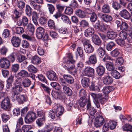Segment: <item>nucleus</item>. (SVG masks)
Returning <instances> with one entry per match:
<instances>
[{"mask_svg":"<svg viewBox=\"0 0 132 132\" xmlns=\"http://www.w3.org/2000/svg\"><path fill=\"white\" fill-rule=\"evenodd\" d=\"M40 86L44 90L45 92L48 94H50L51 89L50 88L45 86L43 84H41Z\"/></svg>","mask_w":132,"mask_h":132,"instance_id":"nucleus-47","label":"nucleus"},{"mask_svg":"<svg viewBox=\"0 0 132 132\" xmlns=\"http://www.w3.org/2000/svg\"><path fill=\"white\" fill-rule=\"evenodd\" d=\"M84 73L86 76L88 77H92L95 75L94 69L90 67H88L85 68Z\"/></svg>","mask_w":132,"mask_h":132,"instance_id":"nucleus-9","label":"nucleus"},{"mask_svg":"<svg viewBox=\"0 0 132 132\" xmlns=\"http://www.w3.org/2000/svg\"><path fill=\"white\" fill-rule=\"evenodd\" d=\"M63 76V78L66 82L70 84H72L73 83L74 79L73 77L70 75L64 74Z\"/></svg>","mask_w":132,"mask_h":132,"instance_id":"nucleus-19","label":"nucleus"},{"mask_svg":"<svg viewBox=\"0 0 132 132\" xmlns=\"http://www.w3.org/2000/svg\"><path fill=\"white\" fill-rule=\"evenodd\" d=\"M117 36L116 33L113 31H110L107 32V36L109 39H113Z\"/></svg>","mask_w":132,"mask_h":132,"instance_id":"nucleus-40","label":"nucleus"},{"mask_svg":"<svg viewBox=\"0 0 132 132\" xmlns=\"http://www.w3.org/2000/svg\"><path fill=\"white\" fill-rule=\"evenodd\" d=\"M22 85L19 83H16L14 87H13V94L12 97V99L13 101H15V96L21 92L23 90Z\"/></svg>","mask_w":132,"mask_h":132,"instance_id":"nucleus-3","label":"nucleus"},{"mask_svg":"<svg viewBox=\"0 0 132 132\" xmlns=\"http://www.w3.org/2000/svg\"><path fill=\"white\" fill-rule=\"evenodd\" d=\"M108 123H109V126L111 129L113 130L115 128L117 123V122L116 121H108Z\"/></svg>","mask_w":132,"mask_h":132,"instance_id":"nucleus-58","label":"nucleus"},{"mask_svg":"<svg viewBox=\"0 0 132 132\" xmlns=\"http://www.w3.org/2000/svg\"><path fill=\"white\" fill-rule=\"evenodd\" d=\"M11 41L12 45L15 47H18L20 45L21 39L18 37L13 36Z\"/></svg>","mask_w":132,"mask_h":132,"instance_id":"nucleus-12","label":"nucleus"},{"mask_svg":"<svg viewBox=\"0 0 132 132\" xmlns=\"http://www.w3.org/2000/svg\"><path fill=\"white\" fill-rule=\"evenodd\" d=\"M29 4L31 6L36 10H37L39 12L40 11V9L42 6L39 5H37L34 1L30 0L29 1Z\"/></svg>","mask_w":132,"mask_h":132,"instance_id":"nucleus-23","label":"nucleus"},{"mask_svg":"<svg viewBox=\"0 0 132 132\" xmlns=\"http://www.w3.org/2000/svg\"><path fill=\"white\" fill-rule=\"evenodd\" d=\"M111 74L112 76L116 79L119 78L120 77V73L116 70H112Z\"/></svg>","mask_w":132,"mask_h":132,"instance_id":"nucleus-48","label":"nucleus"},{"mask_svg":"<svg viewBox=\"0 0 132 132\" xmlns=\"http://www.w3.org/2000/svg\"><path fill=\"white\" fill-rule=\"evenodd\" d=\"M113 82V78L110 76H107L104 77L103 82L104 84L105 85H111Z\"/></svg>","mask_w":132,"mask_h":132,"instance_id":"nucleus-26","label":"nucleus"},{"mask_svg":"<svg viewBox=\"0 0 132 132\" xmlns=\"http://www.w3.org/2000/svg\"><path fill=\"white\" fill-rule=\"evenodd\" d=\"M46 75L48 79L51 81H56L57 79L56 73L52 70L47 72Z\"/></svg>","mask_w":132,"mask_h":132,"instance_id":"nucleus-11","label":"nucleus"},{"mask_svg":"<svg viewBox=\"0 0 132 132\" xmlns=\"http://www.w3.org/2000/svg\"><path fill=\"white\" fill-rule=\"evenodd\" d=\"M115 45V44L114 42H110L107 44L106 46V49L109 51H110Z\"/></svg>","mask_w":132,"mask_h":132,"instance_id":"nucleus-62","label":"nucleus"},{"mask_svg":"<svg viewBox=\"0 0 132 132\" xmlns=\"http://www.w3.org/2000/svg\"><path fill=\"white\" fill-rule=\"evenodd\" d=\"M105 122V120L103 117L99 116L95 118L94 124L95 127L97 128L102 126Z\"/></svg>","mask_w":132,"mask_h":132,"instance_id":"nucleus-8","label":"nucleus"},{"mask_svg":"<svg viewBox=\"0 0 132 132\" xmlns=\"http://www.w3.org/2000/svg\"><path fill=\"white\" fill-rule=\"evenodd\" d=\"M15 98L20 104L23 103L27 101L26 96L23 95H21L19 96L16 95L15 96Z\"/></svg>","mask_w":132,"mask_h":132,"instance_id":"nucleus-22","label":"nucleus"},{"mask_svg":"<svg viewBox=\"0 0 132 132\" xmlns=\"http://www.w3.org/2000/svg\"><path fill=\"white\" fill-rule=\"evenodd\" d=\"M92 40L93 43L97 45L101 46L102 44V42L98 36L95 35L92 37Z\"/></svg>","mask_w":132,"mask_h":132,"instance_id":"nucleus-20","label":"nucleus"},{"mask_svg":"<svg viewBox=\"0 0 132 132\" xmlns=\"http://www.w3.org/2000/svg\"><path fill=\"white\" fill-rule=\"evenodd\" d=\"M105 68L102 65L99 66L96 68L97 74L100 76H102L105 73Z\"/></svg>","mask_w":132,"mask_h":132,"instance_id":"nucleus-27","label":"nucleus"},{"mask_svg":"<svg viewBox=\"0 0 132 132\" xmlns=\"http://www.w3.org/2000/svg\"><path fill=\"white\" fill-rule=\"evenodd\" d=\"M40 59L37 56L32 57L31 59L32 63L35 64H38L41 62Z\"/></svg>","mask_w":132,"mask_h":132,"instance_id":"nucleus-35","label":"nucleus"},{"mask_svg":"<svg viewBox=\"0 0 132 132\" xmlns=\"http://www.w3.org/2000/svg\"><path fill=\"white\" fill-rule=\"evenodd\" d=\"M11 106L10 98L8 97H4L1 103V107L4 110L9 111Z\"/></svg>","mask_w":132,"mask_h":132,"instance_id":"nucleus-4","label":"nucleus"},{"mask_svg":"<svg viewBox=\"0 0 132 132\" xmlns=\"http://www.w3.org/2000/svg\"><path fill=\"white\" fill-rule=\"evenodd\" d=\"M90 96L94 99V102L97 108H98L100 107L99 101L101 104H103L105 102L106 99L105 98L104 95H103L102 94L99 93L97 94L91 93L90 94Z\"/></svg>","mask_w":132,"mask_h":132,"instance_id":"nucleus-2","label":"nucleus"},{"mask_svg":"<svg viewBox=\"0 0 132 132\" xmlns=\"http://www.w3.org/2000/svg\"><path fill=\"white\" fill-rule=\"evenodd\" d=\"M97 62V57L96 55L95 54H91L88 58V60L86 61L85 63L88 65H94Z\"/></svg>","mask_w":132,"mask_h":132,"instance_id":"nucleus-7","label":"nucleus"},{"mask_svg":"<svg viewBox=\"0 0 132 132\" xmlns=\"http://www.w3.org/2000/svg\"><path fill=\"white\" fill-rule=\"evenodd\" d=\"M80 106L82 107H84L86 104L87 105L89 103L90 104L89 99L87 98L86 97H83L80 98L79 101Z\"/></svg>","mask_w":132,"mask_h":132,"instance_id":"nucleus-13","label":"nucleus"},{"mask_svg":"<svg viewBox=\"0 0 132 132\" xmlns=\"http://www.w3.org/2000/svg\"><path fill=\"white\" fill-rule=\"evenodd\" d=\"M87 110L91 116L94 115L96 112V109L93 107L92 106L91 103H89L88 105H87Z\"/></svg>","mask_w":132,"mask_h":132,"instance_id":"nucleus-31","label":"nucleus"},{"mask_svg":"<svg viewBox=\"0 0 132 132\" xmlns=\"http://www.w3.org/2000/svg\"><path fill=\"white\" fill-rule=\"evenodd\" d=\"M45 31V29L42 27L38 28L36 29V35L38 39H41L43 36Z\"/></svg>","mask_w":132,"mask_h":132,"instance_id":"nucleus-14","label":"nucleus"},{"mask_svg":"<svg viewBox=\"0 0 132 132\" xmlns=\"http://www.w3.org/2000/svg\"><path fill=\"white\" fill-rule=\"evenodd\" d=\"M120 15L125 19L129 20L130 19V14L126 9H123L120 11Z\"/></svg>","mask_w":132,"mask_h":132,"instance_id":"nucleus-18","label":"nucleus"},{"mask_svg":"<svg viewBox=\"0 0 132 132\" xmlns=\"http://www.w3.org/2000/svg\"><path fill=\"white\" fill-rule=\"evenodd\" d=\"M78 4L77 2L75 0H73L71 1L69 4V6L72 9H76L78 6Z\"/></svg>","mask_w":132,"mask_h":132,"instance_id":"nucleus-55","label":"nucleus"},{"mask_svg":"<svg viewBox=\"0 0 132 132\" xmlns=\"http://www.w3.org/2000/svg\"><path fill=\"white\" fill-rule=\"evenodd\" d=\"M53 108L57 117H60L63 113L64 109L63 108L62 106L56 105Z\"/></svg>","mask_w":132,"mask_h":132,"instance_id":"nucleus-10","label":"nucleus"},{"mask_svg":"<svg viewBox=\"0 0 132 132\" xmlns=\"http://www.w3.org/2000/svg\"><path fill=\"white\" fill-rule=\"evenodd\" d=\"M84 48L85 52L89 54L92 53L94 50V47L91 44L85 46Z\"/></svg>","mask_w":132,"mask_h":132,"instance_id":"nucleus-33","label":"nucleus"},{"mask_svg":"<svg viewBox=\"0 0 132 132\" xmlns=\"http://www.w3.org/2000/svg\"><path fill=\"white\" fill-rule=\"evenodd\" d=\"M47 6L50 13L52 14L55 10L54 6L52 4H47Z\"/></svg>","mask_w":132,"mask_h":132,"instance_id":"nucleus-57","label":"nucleus"},{"mask_svg":"<svg viewBox=\"0 0 132 132\" xmlns=\"http://www.w3.org/2000/svg\"><path fill=\"white\" fill-rule=\"evenodd\" d=\"M62 93L61 92H57L54 91L52 94L53 97L55 99L63 98L62 96Z\"/></svg>","mask_w":132,"mask_h":132,"instance_id":"nucleus-42","label":"nucleus"},{"mask_svg":"<svg viewBox=\"0 0 132 132\" xmlns=\"http://www.w3.org/2000/svg\"><path fill=\"white\" fill-rule=\"evenodd\" d=\"M90 83V79L87 77H83L81 80V84L84 87H88Z\"/></svg>","mask_w":132,"mask_h":132,"instance_id":"nucleus-30","label":"nucleus"},{"mask_svg":"<svg viewBox=\"0 0 132 132\" xmlns=\"http://www.w3.org/2000/svg\"><path fill=\"white\" fill-rule=\"evenodd\" d=\"M106 67L107 69L109 71L113 70L114 69V67L113 64L110 62L107 63L106 64Z\"/></svg>","mask_w":132,"mask_h":132,"instance_id":"nucleus-60","label":"nucleus"},{"mask_svg":"<svg viewBox=\"0 0 132 132\" xmlns=\"http://www.w3.org/2000/svg\"><path fill=\"white\" fill-rule=\"evenodd\" d=\"M51 86L55 89L60 90V86L58 83L56 82H52L50 84Z\"/></svg>","mask_w":132,"mask_h":132,"instance_id":"nucleus-59","label":"nucleus"},{"mask_svg":"<svg viewBox=\"0 0 132 132\" xmlns=\"http://www.w3.org/2000/svg\"><path fill=\"white\" fill-rule=\"evenodd\" d=\"M37 116L35 112L32 111L29 112L25 117V122L27 124L31 123L35 121L37 117L46 118L45 113L43 110H37Z\"/></svg>","mask_w":132,"mask_h":132,"instance_id":"nucleus-1","label":"nucleus"},{"mask_svg":"<svg viewBox=\"0 0 132 132\" xmlns=\"http://www.w3.org/2000/svg\"><path fill=\"white\" fill-rule=\"evenodd\" d=\"M110 7L108 4H105L102 6V11L103 13H108L110 12Z\"/></svg>","mask_w":132,"mask_h":132,"instance_id":"nucleus-38","label":"nucleus"},{"mask_svg":"<svg viewBox=\"0 0 132 132\" xmlns=\"http://www.w3.org/2000/svg\"><path fill=\"white\" fill-rule=\"evenodd\" d=\"M63 89L64 93L68 96H71L72 95L73 92L69 87L64 85L63 87Z\"/></svg>","mask_w":132,"mask_h":132,"instance_id":"nucleus-36","label":"nucleus"},{"mask_svg":"<svg viewBox=\"0 0 132 132\" xmlns=\"http://www.w3.org/2000/svg\"><path fill=\"white\" fill-rule=\"evenodd\" d=\"M10 65V62L6 58L1 57L0 61V66L1 68L7 69Z\"/></svg>","mask_w":132,"mask_h":132,"instance_id":"nucleus-6","label":"nucleus"},{"mask_svg":"<svg viewBox=\"0 0 132 132\" xmlns=\"http://www.w3.org/2000/svg\"><path fill=\"white\" fill-rule=\"evenodd\" d=\"M52 130V129L50 128L48 126H47L41 130H38L37 132H49Z\"/></svg>","mask_w":132,"mask_h":132,"instance_id":"nucleus-64","label":"nucleus"},{"mask_svg":"<svg viewBox=\"0 0 132 132\" xmlns=\"http://www.w3.org/2000/svg\"><path fill=\"white\" fill-rule=\"evenodd\" d=\"M64 67L65 69L68 71V72L72 75L75 76L76 75L77 71L79 70L76 68L74 67H72L71 68H69L66 66H64Z\"/></svg>","mask_w":132,"mask_h":132,"instance_id":"nucleus-24","label":"nucleus"},{"mask_svg":"<svg viewBox=\"0 0 132 132\" xmlns=\"http://www.w3.org/2000/svg\"><path fill=\"white\" fill-rule=\"evenodd\" d=\"M38 78L39 80L42 82L47 84L48 82L45 76L42 74H39L38 75Z\"/></svg>","mask_w":132,"mask_h":132,"instance_id":"nucleus-54","label":"nucleus"},{"mask_svg":"<svg viewBox=\"0 0 132 132\" xmlns=\"http://www.w3.org/2000/svg\"><path fill=\"white\" fill-rule=\"evenodd\" d=\"M112 7L116 10H120L121 8V6L119 3L116 1H113L112 4Z\"/></svg>","mask_w":132,"mask_h":132,"instance_id":"nucleus-45","label":"nucleus"},{"mask_svg":"<svg viewBox=\"0 0 132 132\" xmlns=\"http://www.w3.org/2000/svg\"><path fill=\"white\" fill-rule=\"evenodd\" d=\"M114 88L113 86H107L103 87L102 89L103 92L105 94H108L113 90Z\"/></svg>","mask_w":132,"mask_h":132,"instance_id":"nucleus-37","label":"nucleus"},{"mask_svg":"<svg viewBox=\"0 0 132 132\" xmlns=\"http://www.w3.org/2000/svg\"><path fill=\"white\" fill-rule=\"evenodd\" d=\"M61 19L64 22L67 24H71V21L67 16L63 15L61 16Z\"/></svg>","mask_w":132,"mask_h":132,"instance_id":"nucleus-51","label":"nucleus"},{"mask_svg":"<svg viewBox=\"0 0 132 132\" xmlns=\"http://www.w3.org/2000/svg\"><path fill=\"white\" fill-rule=\"evenodd\" d=\"M94 27L97 30L104 33L106 32L108 30V27L103 24H100V21H98L94 25Z\"/></svg>","mask_w":132,"mask_h":132,"instance_id":"nucleus-5","label":"nucleus"},{"mask_svg":"<svg viewBox=\"0 0 132 132\" xmlns=\"http://www.w3.org/2000/svg\"><path fill=\"white\" fill-rule=\"evenodd\" d=\"M119 49L116 48L112 51L110 53L111 56L113 57H117L120 54Z\"/></svg>","mask_w":132,"mask_h":132,"instance_id":"nucleus-49","label":"nucleus"},{"mask_svg":"<svg viewBox=\"0 0 132 132\" xmlns=\"http://www.w3.org/2000/svg\"><path fill=\"white\" fill-rule=\"evenodd\" d=\"M73 9L70 6L67 7L65 9V13L66 14L70 15L73 13Z\"/></svg>","mask_w":132,"mask_h":132,"instance_id":"nucleus-63","label":"nucleus"},{"mask_svg":"<svg viewBox=\"0 0 132 132\" xmlns=\"http://www.w3.org/2000/svg\"><path fill=\"white\" fill-rule=\"evenodd\" d=\"M25 11L26 14L29 16H30L32 13V9L28 5H26Z\"/></svg>","mask_w":132,"mask_h":132,"instance_id":"nucleus-46","label":"nucleus"},{"mask_svg":"<svg viewBox=\"0 0 132 132\" xmlns=\"http://www.w3.org/2000/svg\"><path fill=\"white\" fill-rule=\"evenodd\" d=\"M101 16L102 20L106 22L111 21L113 19L112 17L108 14H102Z\"/></svg>","mask_w":132,"mask_h":132,"instance_id":"nucleus-29","label":"nucleus"},{"mask_svg":"<svg viewBox=\"0 0 132 132\" xmlns=\"http://www.w3.org/2000/svg\"><path fill=\"white\" fill-rule=\"evenodd\" d=\"M31 80L28 78H25L22 82V84L24 88L29 87L31 85Z\"/></svg>","mask_w":132,"mask_h":132,"instance_id":"nucleus-32","label":"nucleus"},{"mask_svg":"<svg viewBox=\"0 0 132 132\" xmlns=\"http://www.w3.org/2000/svg\"><path fill=\"white\" fill-rule=\"evenodd\" d=\"M18 80H21V78H24L29 77V73L28 72L23 69L20 70L17 73Z\"/></svg>","mask_w":132,"mask_h":132,"instance_id":"nucleus-16","label":"nucleus"},{"mask_svg":"<svg viewBox=\"0 0 132 132\" xmlns=\"http://www.w3.org/2000/svg\"><path fill=\"white\" fill-rule=\"evenodd\" d=\"M28 70L29 72L36 73L37 72V69L32 65H30L27 67Z\"/></svg>","mask_w":132,"mask_h":132,"instance_id":"nucleus-43","label":"nucleus"},{"mask_svg":"<svg viewBox=\"0 0 132 132\" xmlns=\"http://www.w3.org/2000/svg\"><path fill=\"white\" fill-rule=\"evenodd\" d=\"M109 123H108V121H106L105 122L103 125L102 128V131L103 132H105L108 131L110 128L109 125Z\"/></svg>","mask_w":132,"mask_h":132,"instance_id":"nucleus-61","label":"nucleus"},{"mask_svg":"<svg viewBox=\"0 0 132 132\" xmlns=\"http://www.w3.org/2000/svg\"><path fill=\"white\" fill-rule=\"evenodd\" d=\"M28 23V20L27 18L25 16H23L21 20H19L17 22V24L20 26L23 25V26H26Z\"/></svg>","mask_w":132,"mask_h":132,"instance_id":"nucleus-15","label":"nucleus"},{"mask_svg":"<svg viewBox=\"0 0 132 132\" xmlns=\"http://www.w3.org/2000/svg\"><path fill=\"white\" fill-rule=\"evenodd\" d=\"M46 120V118H40L37 119L36 121L38 127H41L43 124V122H45Z\"/></svg>","mask_w":132,"mask_h":132,"instance_id":"nucleus-44","label":"nucleus"},{"mask_svg":"<svg viewBox=\"0 0 132 132\" xmlns=\"http://www.w3.org/2000/svg\"><path fill=\"white\" fill-rule=\"evenodd\" d=\"M97 53L100 57L102 58L105 54V52L103 48L100 47L97 50Z\"/></svg>","mask_w":132,"mask_h":132,"instance_id":"nucleus-39","label":"nucleus"},{"mask_svg":"<svg viewBox=\"0 0 132 132\" xmlns=\"http://www.w3.org/2000/svg\"><path fill=\"white\" fill-rule=\"evenodd\" d=\"M128 26L127 23L125 22H122L121 26L120 28L122 30L127 31L128 30Z\"/></svg>","mask_w":132,"mask_h":132,"instance_id":"nucleus-52","label":"nucleus"},{"mask_svg":"<svg viewBox=\"0 0 132 132\" xmlns=\"http://www.w3.org/2000/svg\"><path fill=\"white\" fill-rule=\"evenodd\" d=\"M26 2V1H18L17 6L19 11L22 12L24 10Z\"/></svg>","mask_w":132,"mask_h":132,"instance_id":"nucleus-28","label":"nucleus"},{"mask_svg":"<svg viewBox=\"0 0 132 132\" xmlns=\"http://www.w3.org/2000/svg\"><path fill=\"white\" fill-rule=\"evenodd\" d=\"M123 129L127 132H132V126L129 124H126L123 127Z\"/></svg>","mask_w":132,"mask_h":132,"instance_id":"nucleus-53","label":"nucleus"},{"mask_svg":"<svg viewBox=\"0 0 132 132\" xmlns=\"http://www.w3.org/2000/svg\"><path fill=\"white\" fill-rule=\"evenodd\" d=\"M79 24L80 27L83 28L88 27L89 26L88 22L84 19L82 20L79 22Z\"/></svg>","mask_w":132,"mask_h":132,"instance_id":"nucleus-41","label":"nucleus"},{"mask_svg":"<svg viewBox=\"0 0 132 132\" xmlns=\"http://www.w3.org/2000/svg\"><path fill=\"white\" fill-rule=\"evenodd\" d=\"M19 65L18 64H13L11 67V71L15 73L17 72L19 69Z\"/></svg>","mask_w":132,"mask_h":132,"instance_id":"nucleus-50","label":"nucleus"},{"mask_svg":"<svg viewBox=\"0 0 132 132\" xmlns=\"http://www.w3.org/2000/svg\"><path fill=\"white\" fill-rule=\"evenodd\" d=\"M75 13L78 16L82 19L87 18L86 13L81 9L77 10L75 12Z\"/></svg>","mask_w":132,"mask_h":132,"instance_id":"nucleus-17","label":"nucleus"},{"mask_svg":"<svg viewBox=\"0 0 132 132\" xmlns=\"http://www.w3.org/2000/svg\"><path fill=\"white\" fill-rule=\"evenodd\" d=\"M10 35V31L7 29H5L3 31L2 37L4 38H7Z\"/></svg>","mask_w":132,"mask_h":132,"instance_id":"nucleus-56","label":"nucleus"},{"mask_svg":"<svg viewBox=\"0 0 132 132\" xmlns=\"http://www.w3.org/2000/svg\"><path fill=\"white\" fill-rule=\"evenodd\" d=\"M94 33V28L92 27H89L85 30V35L87 37H90L93 35Z\"/></svg>","mask_w":132,"mask_h":132,"instance_id":"nucleus-25","label":"nucleus"},{"mask_svg":"<svg viewBox=\"0 0 132 132\" xmlns=\"http://www.w3.org/2000/svg\"><path fill=\"white\" fill-rule=\"evenodd\" d=\"M27 29L29 30L28 33L30 36L33 35L34 32L35 28L34 26L31 23L28 24L27 26Z\"/></svg>","mask_w":132,"mask_h":132,"instance_id":"nucleus-34","label":"nucleus"},{"mask_svg":"<svg viewBox=\"0 0 132 132\" xmlns=\"http://www.w3.org/2000/svg\"><path fill=\"white\" fill-rule=\"evenodd\" d=\"M98 83V81L92 82L91 85L89 87L90 90L93 91H97L99 92L100 91V89Z\"/></svg>","mask_w":132,"mask_h":132,"instance_id":"nucleus-21","label":"nucleus"}]
</instances>
